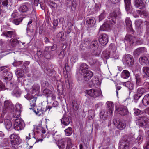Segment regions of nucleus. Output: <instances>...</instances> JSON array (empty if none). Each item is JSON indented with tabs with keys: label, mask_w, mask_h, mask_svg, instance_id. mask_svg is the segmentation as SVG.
Returning <instances> with one entry per match:
<instances>
[{
	"label": "nucleus",
	"mask_w": 149,
	"mask_h": 149,
	"mask_svg": "<svg viewBox=\"0 0 149 149\" xmlns=\"http://www.w3.org/2000/svg\"><path fill=\"white\" fill-rule=\"evenodd\" d=\"M8 139L10 142L12 147H15V146L19 144L20 137L16 134H11L8 138Z\"/></svg>",
	"instance_id": "obj_1"
},
{
	"label": "nucleus",
	"mask_w": 149,
	"mask_h": 149,
	"mask_svg": "<svg viewBox=\"0 0 149 149\" xmlns=\"http://www.w3.org/2000/svg\"><path fill=\"white\" fill-rule=\"evenodd\" d=\"M125 39L128 41L130 44L131 45L134 43H136L138 45H140L143 42L142 40H141L139 38H136L135 37L130 35L126 36Z\"/></svg>",
	"instance_id": "obj_2"
},
{
	"label": "nucleus",
	"mask_w": 149,
	"mask_h": 149,
	"mask_svg": "<svg viewBox=\"0 0 149 149\" xmlns=\"http://www.w3.org/2000/svg\"><path fill=\"white\" fill-rule=\"evenodd\" d=\"M25 125L24 121L20 119H16L15 121L14 128L16 130H19L23 129Z\"/></svg>",
	"instance_id": "obj_3"
},
{
	"label": "nucleus",
	"mask_w": 149,
	"mask_h": 149,
	"mask_svg": "<svg viewBox=\"0 0 149 149\" xmlns=\"http://www.w3.org/2000/svg\"><path fill=\"white\" fill-rule=\"evenodd\" d=\"M113 122L115 126L119 130L124 129L126 126V124L123 120L115 118L113 120Z\"/></svg>",
	"instance_id": "obj_4"
},
{
	"label": "nucleus",
	"mask_w": 149,
	"mask_h": 149,
	"mask_svg": "<svg viewBox=\"0 0 149 149\" xmlns=\"http://www.w3.org/2000/svg\"><path fill=\"white\" fill-rule=\"evenodd\" d=\"M86 92L89 96L94 98L97 97L102 94L100 90L93 89L86 90Z\"/></svg>",
	"instance_id": "obj_5"
},
{
	"label": "nucleus",
	"mask_w": 149,
	"mask_h": 149,
	"mask_svg": "<svg viewBox=\"0 0 149 149\" xmlns=\"http://www.w3.org/2000/svg\"><path fill=\"white\" fill-rule=\"evenodd\" d=\"M13 108V106L10 100L5 101L4 102V106L3 107V112L4 113L9 112Z\"/></svg>",
	"instance_id": "obj_6"
},
{
	"label": "nucleus",
	"mask_w": 149,
	"mask_h": 149,
	"mask_svg": "<svg viewBox=\"0 0 149 149\" xmlns=\"http://www.w3.org/2000/svg\"><path fill=\"white\" fill-rule=\"evenodd\" d=\"M123 61L125 64L129 66L133 65L134 63L133 58L129 54L124 56L123 58Z\"/></svg>",
	"instance_id": "obj_7"
},
{
	"label": "nucleus",
	"mask_w": 149,
	"mask_h": 149,
	"mask_svg": "<svg viewBox=\"0 0 149 149\" xmlns=\"http://www.w3.org/2000/svg\"><path fill=\"white\" fill-rule=\"evenodd\" d=\"M139 123L141 127H147L149 126V119L145 117H141L139 120Z\"/></svg>",
	"instance_id": "obj_8"
},
{
	"label": "nucleus",
	"mask_w": 149,
	"mask_h": 149,
	"mask_svg": "<svg viewBox=\"0 0 149 149\" xmlns=\"http://www.w3.org/2000/svg\"><path fill=\"white\" fill-rule=\"evenodd\" d=\"M115 112L118 113L122 116L126 115L128 113L127 108L125 106H121L115 111Z\"/></svg>",
	"instance_id": "obj_9"
},
{
	"label": "nucleus",
	"mask_w": 149,
	"mask_h": 149,
	"mask_svg": "<svg viewBox=\"0 0 149 149\" xmlns=\"http://www.w3.org/2000/svg\"><path fill=\"white\" fill-rule=\"evenodd\" d=\"M99 41L102 45H106L108 42V36L106 34L103 33L100 35L99 37Z\"/></svg>",
	"instance_id": "obj_10"
},
{
	"label": "nucleus",
	"mask_w": 149,
	"mask_h": 149,
	"mask_svg": "<svg viewBox=\"0 0 149 149\" xmlns=\"http://www.w3.org/2000/svg\"><path fill=\"white\" fill-rule=\"evenodd\" d=\"M120 13L119 10L117 11H113L110 15L109 17L110 22H111V24H115L116 22V17L117 16L120 15Z\"/></svg>",
	"instance_id": "obj_11"
},
{
	"label": "nucleus",
	"mask_w": 149,
	"mask_h": 149,
	"mask_svg": "<svg viewBox=\"0 0 149 149\" xmlns=\"http://www.w3.org/2000/svg\"><path fill=\"white\" fill-rule=\"evenodd\" d=\"M130 145L127 140H121L119 143V149H129Z\"/></svg>",
	"instance_id": "obj_12"
},
{
	"label": "nucleus",
	"mask_w": 149,
	"mask_h": 149,
	"mask_svg": "<svg viewBox=\"0 0 149 149\" xmlns=\"http://www.w3.org/2000/svg\"><path fill=\"white\" fill-rule=\"evenodd\" d=\"M52 107L50 106H47L45 110H44V108L39 107L36 110H34L33 111L36 113V115H38V116H40L43 114L48 109H49V111Z\"/></svg>",
	"instance_id": "obj_13"
},
{
	"label": "nucleus",
	"mask_w": 149,
	"mask_h": 149,
	"mask_svg": "<svg viewBox=\"0 0 149 149\" xmlns=\"http://www.w3.org/2000/svg\"><path fill=\"white\" fill-rule=\"evenodd\" d=\"M85 20L86 24L90 27L93 26L96 22L95 19L92 17L87 18Z\"/></svg>",
	"instance_id": "obj_14"
},
{
	"label": "nucleus",
	"mask_w": 149,
	"mask_h": 149,
	"mask_svg": "<svg viewBox=\"0 0 149 149\" xmlns=\"http://www.w3.org/2000/svg\"><path fill=\"white\" fill-rule=\"evenodd\" d=\"M107 113L112 114L114 110V104L112 102L107 101Z\"/></svg>",
	"instance_id": "obj_15"
},
{
	"label": "nucleus",
	"mask_w": 149,
	"mask_h": 149,
	"mask_svg": "<svg viewBox=\"0 0 149 149\" xmlns=\"http://www.w3.org/2000/svg\"><path fill=\"white\" fill-rule=\"evenodd\" d=\"M70 117L67 115H64L62 117L61 122L62 124L64 126H67L70 123Z\"/></svg>",
	"instance_id": "obj_16"
},
{
	"label": "nucleus",
	"mask_w": 149,
	"mask_h": 149,
	"mask_svg": "<svg viewBox=\"0 0 149 149\" xmlns=\"http://www.w3.org/2000/svg\"><path fill=\"white\" fill-rule=\"evenodd\" d=\"M88 68V66L86 64L83 63L80 66L79 72L82 74L84 73H85L88 71V70H87Z\"/></svg>",
	"instance_id": "obj_17"
},
{
	"label": "nucleus",
	"mask_w": 149,
	"mask_h": 149,
	"mask_svg": "<svg viewBox=\"0 0 149 149\" xmlns=\"http://www.w3.org/2000/svg\"><path fill=\"white\" fill-rule=\"evenodd\" d=\"M31 92L33 94H37L38 93L40 90V85L37 84H34L32 86V88L31 89Z\"/></svg>",
	"instance_id": "obj_18"
},
{
	"label": "nucleus",
	"mask_w": 149,
	"mask_h": 149,
	"mask_svg": "<svg viewBox=\"0 0 149 149\" xmlns=\"http://www.w3.org/2000/svg\"><path fill=\"white\" fill-rule=\"evenodd\" d=\"M30 8L28 3L25 5H22L20 6L19 8V11L22 13H26L29 10Z\"/></svg>",
	"instance_id": "obj_19"
},
{
	"label": "nucleus",
	"mask_w": 149,
	"mask_h": 149,
	"mask_svg": "<svg viewBox=\"0 0 149 149\" xmlns=\"http://www.w3.org/2000/svg\"><path fill=\"white\" fill-rule=\"evenodd\" d=\"M84 75V80L85 81L88 80L93 76V73L92 71L88 70L85 73L82 74Z\"/></svg>",
	"instance_id": "obj_20"
},
{
	"label": "nucleus",
	"mask_w": 149,
	"mask_h": 149,
	"mask_svg": "<svg viewBox=\"0 0 149 149\" xmlns=\"http://www.w3.org/2000/svg\"><path fill=\"white\" fill-rule=\"evenodd\" d=\"M139 61L142 65H145L148 64L149 61L148 58L144 56H141L139 58Z\"/></svg>",
	"instance_id": "obj_21"
},
{
	"label": "nucleus",
	"mask_w": 149,
	"mask_h": 149,
	"mask_svg": "<svg viewBox=\"0 0 149 149\" xmlns=\"http://www.w3.org/2000/svg\"><path fill=\"white\" fill-rule=\"evenodd\" d=\"M15 35V33L13 31H7L6 32H3L1 34L2 36H5L6 37L11 38L14 37Z\"/></svg>",
	"instance_id": "obj_22"
},
{
	"label": "nucleus",
	"mask_w": 149,
	"mask_h": 149,
	"mask_svg": "<svg viewBox=\"0 0 149 149\" xmlns=\"http://www.w3.org/2000/svg\"><path fill=\"white\" fill-rule=\"evenodd\" d=\"M98 45L97 41L95 40L92 41L90 43L89 48L93 51L96 50L98 48Z\"/></svg>",
	"instance_id": "obj_23"
},
{
	"label": "nucleus",
	"mask_w": 149,
	"mask_h": 149,
	"mask_svg": "<svg viewBox=\"0 0 149 149\" xmlns=\"http://www.w3.org/2000/svg\"><path fill=\"white\" fill-rule=\"evenodd\" d=\"M146 50L145 47H140L137 49L135 51V53L137 55L144 54L146 53Z\"/></svg>",
	"instance_id": "obj_24"
},
{
	"label": "nucleus",
	"mask_w": 149,
	"mask_h": 149,
	"mask_svg": "<svg viewBox=\"0 0 149 149\" xmlns=\"http://www.w3.org/2000/svg\"><path fill=\"white\" fill-rule=\"evenodd\" d=\"M66 140L65 139H62L59 140L58 142V146L60 149H64L65 145Z\"/></svg>",
	"instance_id": "obj_25"
},
{
	"label": "nucleus",
	"mask_w": 149,
	"mask_h": 149,
	"mask_svg": "<svg viewBox=\"0 0 149 149\" xmlns=\"http://www.w3.org/2000/svg\"><path fill=\"white\" fill-rule=\"evenodd\" d=\"M135 6L139 8H142L144 6V4L142 0H135Z\"/></svg>",
	"instance_id": "obj_26"
},
{
	"label": "nucleus",
	"mask_w": 149,
	"mask_h": 149,
	"mask_svg": "<svg viewBox=\"0 0 149 149\" xmlns=\"http://www.w3.org/2000/svg\"><path fill=\"white\" fill-rule=\"evenodd\" d=\"M125 22L127 25V29L130 31L132 30V22L130 18L128 17H126L125 19Z\"/></svg>",
	"instance_id": "obj_27"
},
{
	"label": "nucleus",
	"mask_w": 149,
	"mask_h": 149,
	"mask_svg": "<svg viewBox=\"0 0 149 149\" xmlns=\"http://www.w3.org/2000/svg\"><path fill=\"white\" fill-rule=\"evenodd\" d=\"M130 76L129 72L126 70H123L121 74V77L124 79H126L129 78Z\"/></svg>",
	"instance_id": "obj_28"
},
{
	"label": "nucleus",
	"mask_w": 149,
	"mask_h": 149,
	"mask_svg": "<svg viewBox=\"0 0 149 149\" xmlns=\"http://www.w3.org/2000/svg\"><path fill=\"white\" fill-rule=\"evenodd\" d=\"M109 49L110 50V52L113 55V57L116 58L114 56V53L116 50V48L114 44H111L109 46Z\"/></svg>",
	"instance_id": "obj_29"
},
{
	"label": "nucleus",
	"mask_w": 149,
	"mask_h": 149,
	"mask_svg": "<svg viewBox=\"0 0 149 149\" xmlns=\"http://www.w3.org/2000/svg\"><path fill=\"white\" fill-rule=\"evenodd\" d=\"M125 8L126 10L128 12L131 9V3L130 0H124Z\"/></svg>",
	"instance_id": "obj_30"
},
{
	"label": "nucleus",
	"mask_w": 149,
	"mask_h": 149,
	"mask_svg": "<svg viewBox=\"0 0 149 149\" xmlns=\"http://www.w3.org/2000/svg\"><path fill=\"white\" fill-rule=\"evenodd\" d=\"M4 125L6 128L8 130L10 129L12 125L10 121L8 119H5L4 120Z\"/></svg>",
	"instance_id": "obj_31"
},
{
	"label": "nucleus",
	"mask_w": 149,
	"mask_h": 149,
	"mask_svg": "<svg viewBox=\"0 0 149 149\" xmlns=\"http://www.w3.org/2000/svg\"><path fill=\"white\" fill-rule=\"evenodd\" d=\"M65 134L67 136H70L73 133V130L71 127H68L65 130Z\"/></svg>",
	"instance_id": "obj_32"
},
{
	"label": "nucleus",
	"mask_w": 149,
	"mask_h": 149,
	"mask_svg": "<svg viewBox=\"0 0 149 149\" xmlns=\"http://www.w3.org/2000/svg\"><path fill=\"white\" fill-rule=\"evenodd\" d=\"M100 117L102 120H105L107 118V116L104 110H102L100 113Z\"/></svg>",
	"instance_id": "obj_33"
},
{
	"label": "nucleus",
	"mask_w": 149,
	"mask_h": 149,
	"mask_svg": "<svg viewBox=\"0 0 149 149\" xmlns=\"http://www.w3.org/2000/svg\"><path fill=\"white\" fill-rule=\"evenodd\" d=\"M135 24L136 27L141 29L143 26V24L141 20H137L135 22Z\"/></svg>",
	"instance_id": "obj_34"
},
{
	"label": "nucleus",
	"mask_w": 149,
	"mask_h": 149,
	"mask_svg": "<svg viewBox=\"0 0 149 149\" xmlns=\"http://www.w3.org/2000/svg\"><path fill=\"white\" fill-rule=\"evenodd\" d=\"M10 43L13 47H15L16 45L19 43L18 40L15 39H11L10 40Z\"/></svg>",
	"instance_id": "obj_35"
},
{
	"label": "nucleus",
	"mask_w": 149,
	"mask_h": 149,
	"mask_svg": "<svg viewBox=\"0 0 149 149\" xmlns=\"http://www.w3.org/2000/svg\"><path fill=\"white\" fill-rule=\"evenodd\" d=\"M146 92V90L145 88H139L137 90L136 93L141 97L142 95L145 93Z\"/></svg>",
	"instance_id": "obj_36"
},
{
	"label": "nucleus",
	"mask_w": 149,
	"mask_h": 149,
	"mask_svg": "<svg viewBox=\"0 0 149 149\" xmlns=\"http://www.w3.org/2000/svg\"><path fill=\"white\" fill-rule=\"evenodd\" d=\"M15 74L18 78H20L24 75V71L22 70L16 71Z\"/></svg>",
	"instance_id": "obj_37"
},
{
	"label": "nucleus",
	"mask_w": 149,
	"mask_h": 149,
	"mask_svg": "<svg viewBox=\"0 0 149 149\" xmlns=\"http://www.w3.org/2000/svg\"><path fill=\"white\" fill-rule=\"evenodd\" d=\"M123 85L130 90H132L133 88L134 85L130 82H126L123 84Z\"/></svg>",
	"instance_id": "obj_38"
},
{
	"label": "nucleus",
	"mask_w": 149,
	"mask_h": 149,
	"mask_svg": "<svg viewBox=\"0 0 149 149\" xmlns=\"http://www.w3.org/2000/svg\"><path fill=\"white\" fill-rule=\"evenodd\" d=\"M12 94L14 96L18 97L20 96L21 93L17 89H15L13 91L12 93Z\"/></svg>",
	"instance_id": "obj_39"
},
{
	"label": "nucleus",
	"mask_w": 149,
	"mask_h": 149,
	"mask_svg": "<svg viewBox=\"0 0 149 149\" xmlns=\"http://www.w3.org/2000/svg\"><path fill=\"white\" fill-rule=\"evenodd\" d=\"M72 108L74 111H77L79 108V105L76 101L73 100L72 102Z\"/></svg>",
	"instance_id": "obj_40"
},
{
	"label": "nucleus",
	"mask_w": 149,
	"mask_h": 149,
	"mask_svg": "<svg viewBox=\"0 0 149 149\" xmlns=\"http://www.w3.org/2000/svg\"><path fill=\"white\" fill-rule=\"evenodd\" d=\"M51 91L47 89H45L43 91V93L44 95L46 96L47 97H49L51 93Z\"/></svg>",
	"instance_id": "obj_41"
},
{
	"label": "nucleus",
	"mask_w": 149,
	"mask_h": 149,
	"mask_svg": "<svg viewBox=\"0 0 149 149\" xmlns=\"http://www.w3.org/2000/svg\"><path fill=\"white\" fill-rule=\"evenodd\" d=\"M135 78L136 79V84L139 85L140 84L141 81L140 76L138 74H136L135 76Z\"/></svg>",
	"instance_id": "obj_42"
},
{
	"label": "nucleus",
	"mask_w": 149,
	"mask_h": 149,
	"mask_svg": "<svg viewBox=\"0 0 149 149\" xmlns=\"http://www.w3.org/2000/svg\"><path fill=\"white\" fill-rule=\"evenodd\" d=\"M143 73H144L147 76L149 77V67H144L142 69Z\"/></svg>",
	"instance_id": "obj_43"
},
{
	"label": "nucleus",
	"mask_w": 149,
	"mask_h": 149,
	"mask_svg": "<svg viewBox=\"0 0 149 149\" xmlns=\"http://www.w3.org/2000/svg\"><path fill=\"white\" fill-rule=\"evenodd\" d=\"M21 113L20 111L15 110L13 113V117L15 118L19 117Z\"/></svg>",
	"instance_id": "obj_44"
},
{
	"label": "nucleus",
	"mask_w": 149,
	"mask_h": 149,
	"mask_svg": "<svg viewBox=\"0 0 149 149\" xmlns=\"http://www.w3.org/2000/svg\"><path fill=\"white\" fill-rule=\"evenodd\" d=\"M36 100V98L34 97H32L29 100L30 104L31 106L33 107L35 106Z\"/></svg>",
	"instance_id": "obj_45"
},
{
	"label": "nucleus",
	"mask_w": 149,
	"mask_h": 149,
	"mask_svg": "<svg viewBox=\"0 0 149 149\" xmlns=\"http://www.w3.org/2000/svg\"><path fill=\"white\" fill-rule=\"evenodd\" d=\"M64 34L61 32H59L57 35L56 37L57 39L59 41L63 40V39Z\"/></svg>",
	"instance_id": "obj_46"
},
{
	"label": "nucleus",
	"mask_w": 149,
	"mask_h": 149,
	"mask_svg": "<svg viewBox=\"0 0 149 149\" xmlns=\"http://www.w3.org/2000/svg\"><path fill=\"white\" fill-rule=\"evenodd\" d=\"M22 18H18L15 19L12 21V22L16 25H18L22 22Z\"/></svg>",
	"instance_id": "obj_47"
},
{
	"label": "nucleus",
	"mask_w": 149,
	"mask_h": 149,
	"mask_svg": "<svg viewBox=\"0 0 149 149\" xmlns=\"http://www.w3.org/2000/svg\"><path fill=\"white\" fill-rule=\"evenodd\" d=\"M72 147L71 140L68 138L67 140V145L66 149H71Z\"/></svg>",
	"instance_id": "obj_48"
},
{
	"label": "nucleus",
	"mask_w": 149,
	"mask_h": 149,
	"mask_svg": "<svg viewBox=\"0 0 149 149\" xmlns=\"http://www.w3.org/2000/svg\"><path fill=\"white\" fill-rule=\"evenodd\" d=\"M106 16V14L105 11H103L100 15L99 16V20L101 21Z\"/></svg>",
	"instance_id": "obj_49"
},
{
	"label": "nucleus",
	"mask_w": 149,
	"mask_h": 149,
	"mask_svg": "<svg viewBox=\"0 0 149 149\" xmlns=\"http://www.w3.org/2000/svg\"><path fill=\"white\" fill-rule=\"evenodd\" d=\"M40 128L41 130L42 133V134L41 135L42 136V138H45L46 137L48 138L49 136V135H47L46 134H45L46 130L41 127H40Z\"/></svg>",
	"instance_id": "obj_50"
},
{
	"label": "nucleus",
	"mask_w": 149,
	"mask_h": 149,
	"mask_svg": "<svg viewBox=\"0 0 149 149\" xmlns=\"http://www.w3.org/2000/svg\"><path fill=\"white\" fill-rule=\"evenodd\" d=\"M88 118L89 119L93 118L94 115V111L92 110H89L88 111Z\"/></svg>",
	"instance_id": "obj_51"
},
{
	"label": "nucleus",
	"mask_w": 149,
	"mask_h": 149,
	"mask_svg": "<svg viewBox=\"0 0 149 149\" xmlns=\"http://www.w3.org/2000/svg\"><path fill=\"white\" fill-rule=\"evenodd\" d=\"M104 24L105 26V28L107 30L110 29L111 27V24H112L110 22H105Z\"/></svg>",
	"instance_id": "obj_52"
},
{
	"label": "nucleus",
	"mask_w": 149,
	"mask_h": 149,
	"mask_svg": "<svg viewBox=\"0 0 149 149\" xmlns=\"http://www.w3.org/2000/svg\"><path fill=\"white\" fill-rule=\"evenodd\" d=\"M31 141H33V144H34L36 142H38L39 141L42 142L43 141V139H36L34 137H32L31 139Z\"/></svg>",
	"instance_id": "obj_53"
},
{
	"label": "nucleus",
	"mask_w": 149,
	"mask_h": 149,
	"mask_svg": "<svg viewBox=\"0 0 149 149\" xmlns=\"http://www.w3.org/2000/svg\"><path fill=\"white\" fill-rule=\"evenodd\" d=\"M141 96L139 95L136 93L133 96V98L134 101L136 102H137L139 99L140 98Z\"/></svg>",
	"instance_id": "obj_54"
},
{
	"label": "nucleus",
	"mask_w": 149,
	"mask_h": 149,
	"mask_svg": "<svg viewBox=\"0 0 149 149\" xmlns=\"http://www.w3.org/2000/svg\"><path fill=\"white\" fill-rule=\"evenodd\" d=\"M143 138L141 135H139L135 141L138 144L141 143L143 141Z\"/></svg>",
	"instance_id": "obj_55"
},
{
	"label": "nucleus",
	"mask_w": 149,
	"mask_h": 149,
	"mask_svg": "<svg viewBox=\"0 0 149 149\" xmlns=\"http://www.w3.org/2000/svg\"><path fill=\"white\" fill-rule=\"evenodd\" d=\"M22 107V106L21 104L18 103H17L15 105V110L21 111Z\"/></svg>",
	"instance_id": "obj_56"
},
{
	"label": "nucleus",
	"mask_w": 149,
	"mask_h": 149,
	"mask_svg": "<svg viewBox=\"0 0 149 149\" xmlns=\"http://www.w3.org/2000/svg\"><path fill=\"white\" fill-rule=\"evenodd\" d=\"M78 58L76 56H73L71 58L70 61L72 63H73L76 62Z\"/></svg>",
	"instance_id": "obj_57"
},
{
	"label": "nucleus",
	"mask_w": 149,
	"mask_h": 149,
	"mask_svg": "<svg viewBox=\"0 0 149 149\" xmlns=\"http://www.w3.org/2000/svg\"><path fill=\"white\" fill-rule=\"evenodd\" d=\"M65 80L67 88H70V85L68 78L65 77Z\"/></svg>",
	"instance_id": "obj_58"
},
{
	"label": "nucleus",
	"mask_w": 149,
	"mask_h": 149,
	"mask_svg": "<svg viewBox=\"0 0 149 149\" xmlns=\"http://www.w3.org/2000/svg\"><path fill=\"white\" fill-rule=\"evenodd\" d=\"M84 58L85 60L88 61L90 62L91 61V56L89 54H85Z\"/></svg>",
	"instance_id": "obj_59"
},
{
	"label": "nucleus",
	"mask_w": 149,
	"mask_h": 149,
	"mask_svg": "<svg viewBox=\"0 0 149 149\" xmlns=\"http://www.w3.org/2000/svg\"><path fill=\"white\" fill-rule=\"evenodd\" d=\"M103 56L106 59L108 58L110 56V55L111 54L113 56V54L111 52H110V54L109 53H106L105 52H104L103 53Z\"/></svg>",
	"instance_id": "obj_60"
},
{
	"label": "nucleus",
	"mask_w": 149,
	"mask_h": 149,
	"mask_svg": "<svg viewBox=\"0 0 149 149\" xmlns=\"http://www.w3.org/2000/svg\"><path fill=\"white\" fill-rule=\"evenodd\" d=\"M0 3L4 6H7L8 3V1L7 0H0Z\"/></svg>",
	"instance_id": "obj_61"
},
{
	"label": "nucleus",
	"mask_w": 149,
	"mask_h": 149,
	"mask_svg": "<svg viewBox=\"0 0 149 149\" xmlns=\"http://www.w3.org/2000/svg\"><path fill=\"white\" fill-rule=\"evenodd\" d=\"M65 54V53L64 50L62 51L58 55L59 58L60 59L63 58L64 57Z\"/></svg>",
	"instance_id": "obj_62"
},
{
	"label": "nucleus",
	"mask_w": 149,
	"mask_h": 149,
	"mask_svg": "<svg viewBox=\"0 0 149 149\" xmlns=\"http://www.w3.org/2000/svg\"><path fill=\"white\" fill-rule=\"evenodd\" d=\"M49 5L51 8H55L57 7V4L53 1L50 2L49 3Z\"/></svg>",
	"instance_id": "obj_63"
},
{
	"label": "nucleus",
	"mask_w": 149,
	"mask_h": 149,
	"mask_svg": "<svg viewBox=\"0 0 149 149\" xmlns=\"http://www.w3.org/2000/svg\"><path fill=\"white\" fill-rule=\"evenodd\" d=\"M144 149H148L149 148V139L146 142L143 146Z\"/></svg>",
	"instance_id": "obj_64"
}]
</instances>
